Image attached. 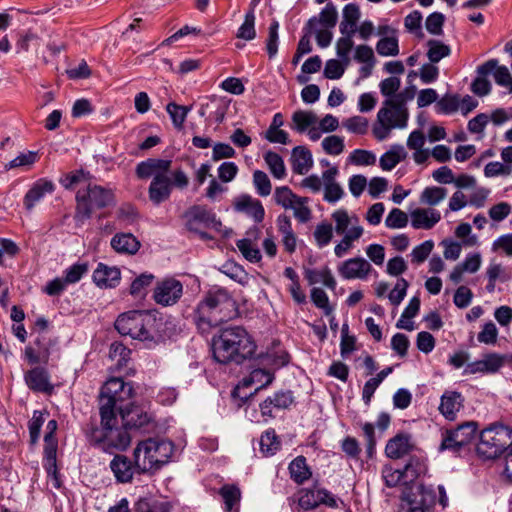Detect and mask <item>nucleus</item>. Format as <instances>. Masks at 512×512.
Here are the masks:
<instances>
[{"mask_svg": "<svg viewBox=\"0 0 512 512\" xmlns=\"http://www.w3.org/2000/svg\"><path fill=\"white\" fill-rule=\"evenodd\" d=\"M237 315L238 306L232 295L225 288H215L198 303L193 321L201 333H209L212 328Z\"/></svg>", "mask_w": 512, "mask_h": 512, "instance_id": "f257e3e1", "label": "nucleus"}, {"mask_svg": "<svg viewBox=\"0 0 512 512\" xmlns=\"http://www.w3.org/2000/svg\"><path fill=\"white\" fill-rule=\"evenodd\" d=\"M212 348L217 362L240 364L253 356L256 344L244 328L234 326L222 330L219 336L214 337Z\"/></svg>", "mask_w": 512, "mask_h": 512, "instance_id": "f03ea898", "label": "nucleus"}, {"mask_svg": "<svg viewBox=\"0 0 512 512\" xmlns=\"http://www.w3.org/2000/svg\"><path fill=\"white\" fill-rule=\"evenodd\" d=\"M161 325L162 319L152 311H128L115 321V328L121 335L149 343H157L161 339Z\"/></svg>", "mask_w": 512, "mask_h": 512, "instance_id": "7ed1b4c3", "label": "nucleus"}, {"mask_svg": "<svg viewBox=\"0 0 512 512\" xmlns=\"http://www.w3.org/2000/svg\"><path fill=\"white\" fill-rule=\"evenodd\" d=\"M100 416L101 426H92L86 431L88 441L108 453L126 450L131 443L129 430L123 424L118 426L115 412H106L105 408Z\"/></svg>", "mask_w": 512, "mask_h": 512, "instance_id": "20e7f679", "label": "nucleus"}, {"mask_svg": "<svg viewBox=\"0 0 512 512\" xmlns=\"http://www.w3.org/2000/svg\"><path fill=\"white\" fill-rule=\"evenodd\" d=\"M174 445L168 440L149 438L137 444L133 452L138 473L154 472L168 463Z\"/></svg>", "mask_w": 512, "mask_h": 512, "instance_id": "39448f33", "label": "nucleus"}, {"mask_svg": "<svg viewBox=\"0 0 512 512\" xmlns=\"http://www.w3.org/2000/svg\"><path fill=\"white\" fill-rule=\"evenodd\" d=\"M512 446V427L494 423L481 431L477 454L486 460L495 459Z\"/></svg>", "mask_w": 512, "mask_h": 512, "instance_id": "423d86ee", "label": "nucleus"}, {"mask_svg": "<svg viewBox=\"0 0 512 512\" xmlns=\"http://www.w3.org/2000/svg\"><path fill=\"white\" fill-rule=\"evenodd\" d=\"M75 220L83 223L92 215L93 207L101 209L114 203V193L111 189L88 183L86 189L76 194Z\"/></svg>", "mask_w": 512, "mask_h": 512, "instance_id": "0eeeda50", "label": "nucleus"}, {"mask_svg": "<svg viewBox=\"0 0 512 512\" xmlns=\"http://www.w3.org/2000/svg\"><path fill=\"white\" fill-rule=\"evenodd\" d=\"M133 387L130 383H125L121 378L109 379L101 389L99 397V410L103 412H115L119 405L132 397Z\"/></svg>", "mask_w": 512, "mask_h": 512, "instance_id": "6e6552de", "label": "nucleus"}, {"mask_svg": "<svg viewBox=\"0 0 512 512\" xmlns=\"http://www.w3.org/2000/svg\"><path fill=\"white\" fill-rule=\"evenodd\" d=\"M380 128H405L408 121V109L400 96L392 97L383 102L377 114Z\"/></svg>", "mask_w": 512, "mask_h": 512, "instance_id": "1a4fd4ad", "label": "nucleus"}, {"mask_svg": "<svg viewBox=\"0 0 512 512\" xmlns=\"http://www.w3.org/2000/svg\"><path fill=\"white\" fill-rule=\"evenodd\" d=\"M186 227L189 231L200 233L202 238H207V233L201 232L202 228H215L221 226V222L215 217V214L201 205L190 207L184 214Z\"/></svg>", "mask_w": 512, "mask_h": 512, "instance_id": "9d476101", "label": "nucleus"}, {"mask_svg": "<svg viewBox=\"0 0 512 512\" xmlns=\"http://www.w3.org/2000/svg\"><path fill=\"white\" fill-rule=\"evenodd\" d=\"M182 295L183 284L174 277H168L158 281L153 291L154 301L163 307L176 304Z\"/></svg>", "mask_w": 512, "mask_h": 512, "instance_id": "9b49d317", "label": "nucleus"}, {"mask_svg": "<svg viewBox=\"0 0 512 512\" xmlns=\"http://www.w3.org/2000/svg\"><path fill=\"white\" fill-rule=\"evenodd\" d=\"M118 410L122 424L130 431L149 424L151 417L143 407L134 404L119 405Z\"/></svg>", "mask_w": 512, "mask_h": 512, "instance_id": "f8f14e48", "label": "nucleus"}, {"mask_svg": "<svg viewBox=\"0 0 512 512\" xmlns=\"http://www.w3.org/2000/svg\"><path fill=\"white\" fill-rule=\"evenodd\" d=\"M294 128H338V119L332 115H326L320 122L318 127V118L311 111H296L292 117Z\"/></svg>", "mask_w": 512, "mask_h": 512, "instance_id": "ddd939ff", "label": "nucleus"}, {"mask_svg": "<svg viewBox=\"0 0 512 512\" xmlns=\"http://www.w3.org/2000/svg\"><path fill=\"white\" fill-rule=\"evenodd\" d=\"M477 73L482 75L492 74L497 85L509 88L512 93V76L509 69L499 65L497 59H490L477 67Z\"/></svg>", "mask_w": 512, "mask_h": 512, "instance_id": "4468645a", "label": "nucleus"}, {"mask_svg": "<svg viewBox=\"0 0 512 512\" xmlns=\"http://www.w3.org/2000/svg\"><path fill=\"white\" fill-rule=\"evenodd\" d=\"M228 104L221 98L212 96L202 103L199 114L205 117L208 125L220 124L227 112Z\"/></svg>", "mask_w": 512, "mask_h": 512, "instance_id": "2eb2a0df", "label": "nucleus"}, {"mask_svg": "<svg viewBox=\"0 0 512 512\" xmlns=\"http://www.w3.org/2000/svg\"><path fill=\"white\" fill-rule=\"evenodd\" d=\"M371 269L372 266L366 259L355 257L344 261L338 267V272L344 279H365Z\"/></svg>", "mask_w": 512, "mask_h": 512, "instance_id": "dca6fc26", "label": "nucleus"}, {"mask_svg": "<svg viewBox=\"0 0 512 512\" xmlns=\"http://www.w3.org/2000/svg\"><path fill=\"white\" fill-rule=\"evenodd\" d=\"M294 402L292 391H278L267 397L260 403V411L263 417H273V410L288 409Z\"/></svg>", "mask_w": 512, "mask_h": 512, "instance_id": "f3484780", "label": "nucleus"}, {"mask_svg": "<svg viewBox=\"0 0 512 512\" xmlns=\"http://www.w3.org/2000/svg\"><path fill=\"white\" fill-rule=\"evenodd\" d=\"M110 468L116 478V480L120 483H129L133 479L134 473H138V468L136 467V462L133 463L131 460L121 454H117L110 462Z\"/></svg>", "mask_w": 512, "mask_h": 512, "instance_id": "a211bd4d", "label": "nucleus"}, {"mask_svg": "<svg viewBox=\"0 0 512 512\" xmlns=\"http://www.w3.org/2000/svg\"><path fill=\"white\" fill-rule=\"evenodd\" d=\"M504 364V358L498 354L491 353L483 359L467 364L464 374L495 373Z\"/></svg>", "mask_w": 512, "mask_h": 512, "instance_id": "6ab92c4d", "label": "nucleus"}, {"mask_svg": "<svg viewBox=\"0 0 512 512\" xmlns=\"http://www.w3.org/2000/svg\"><path fill=\"white\" fill-rule=\"evenodd\" d=\"M172 180L168 175H157L152 179L149 186V199L155 204L166 201L171 194Z\"/></svg>", "mask_w": 512, "mask_h": 512, "instance_id": "aec40b11", "label": "nucleus"}, {"mask_svg": "<svg viewBox=\"0 0 512 512\" xmlns=\"http://www.w3.org/2000/svg\"><path fill=\"white\" fill-rule=\"evenodd\" d=\"M412 449L411 435L408 433H398L388 440L385 447V454L390 459H400L407 455Z\"/></svg>", "mask_w": 512, "mask_h": 512, "instance_id": "412c9836", "label": "nucleus"}, {"mask_svg": "<svg viewBox=\"0 0 512 512\" xmlns=\"http://www.w3.org/2000/svg\"><path fill=\"white\" fill-rule=\"evenodd\" d=\"M410 215L411 225L415 229L429 230L441 220L440 212L433 208H417Z\"/></svg>", "mask_w": 512, "mask_h": 512, "instance_id": "4be33fe9", "label": "nucleus"}, {"mask_svg": "<svg viewBox=\"0 0 512 512\" xmlns=\"http://www.w3.org/2000/svg\"><path fill=\"white\" fill-rule=\"evenodd\" d=\"M55 189L52 181L45 178L37 180L32 187L28 190L24 197V206L27 210L34 208L46 194H51Z\"/></svg>", "mask_w": 512, "mask_h": 512, "instance_id": "5701e85b", "label": "nucleus"}, {"mask_svg": "<svg viewBox=\"0 0 512 512\" xmlns=\"http://www.w3.org/2000/svg\"><path fill=\"white\" fill-rule=\"evenodd\" d=\"M171 166L170 160L150 158L140 162L136 167V174L139 178L146 179L151 176L168 175Z\"/></svg>", "mask_w": 512, "mask_h": 512, "instance_id": "b1692460", "label": "nucleus"}, {"mask_svg": "<svg viewBox=\"0 0 512 512\" xmlns=\"http://www.w3.org/2000/svg\"><path fill=\"white\" fill-rule=\"evenodd\" d=\"M463 401L461 393L446 391L441 396L439 411L447 420L452 421L456 418V413L463 407Z\"/></svg>", "mask_w": 512, "mask_h": 512, "instance_id": "393cba45", "label": "nucleus"}, {"mask_svg": "<svg viewBox=\"0 0 512 512\" xmlns=\"http://www.w3.org/2000/svg\"><path fill=\"white\" fill-rule=\"evenodd\" d=\"M120 270L100 263L93 272V281L101 288H113L120 281Z\"/></svg>", "mask_w": 512, "mask_h": 512, "instance_id": "a878e982", "label": "nucleus"}, {"mask_svg": "<svg viewBox=\"0 0 512 512\" xmlns=\"http://www.w3.org/2000/svg\"><path fill=\"white\" fill-rule=\"evenodd\" d=\"M25 381L28 387L36 392H50L53 389L47 371L41 367L26 372Z\"/></svg>", "mask_w": 512, "mask_h": 512, "instance_id": "bb28decb", "label": "nucleus"}, {"mask_svg": "<svg viewBox=\"0 0 512 512\" xmlns=\"http://www.w3.org/2000/svg\"><path fill=\"white\" fill-rule=\"evenodd\" d=\"M235 209L245 212L251 216L255 222H261L264 219L265 211L261 202L249 195L240 196L235 202Z\"/></svg>", "mask_w": 512, "mask_h": 512, "instance_id": "cd10ccee", "label": "nucleus"}, {"mask_svg": "<svg viewBox=\"0 0 512 512\" xmlns=\"http://www.w3.org/2000/svg\"><path fill=\"white\" fill-rule=\"evenodd\" d=\"M337 23V11L333 4H327L319 13V17H312L308 20L305 25V29H308L309 33L316 30L318 25H322L325 28H333Z\"/></svg>", "mask_w": 512, "mask_h": 512, "instance_id": "c85d7f7f", "label": "nucleus"}, {"mask_svg": "<svg viewBox=\"0 0 512 512\" xmlns=\"http://www.w3.org/2000/svg\"><path fill=\"white\" fill-rule=\"evenodd\" d=\"M112 248L122 254H135L141 244L140 241L131 233H117L111 239Z\"/></svg>", "mask_w": 512, "mask_h": 512, "instance_id": "c756f323", "label": "nucleus"}, {"mask_svg": "<svg viewBox=\"0 0 512 512\" xmlns=\"http://www.w3.org/2000/svg\"><path fill=\"white\" fill-rule=\"evenodd\" d=\"M44 442V467L49 476L57 479V439L51 434H45Z\"/></svg>", "mask_w": 512, "mask_h": 512, "instance_id": "7c9ffc66", "label": "nucleus"}, {"mask_svg": "<svg viewBox=\"0 0 512 512\" xmlns=\"http://www.w3.org/2000/svg\"><path fill=\"white\" fill-rule=\"evenodd\" d=\"M273 380L274 375L269 371L264 369H254L250 373L249 377L244 378L241 381V384L234 389L233 396H237L242 388L249 387L254 383L259 384V386L255 389V391H258L259 389L265 388L268 385H270L273 382Z\"/></svg>", "mask_w": 512, "mask_h": 512, "instance_id": "2f4dec72", "label": "nucleus"}, {"mask_svg": "<svg viewBox=\"0 0 512 512\" xmlns=\"http://www.w3.org/2000/svg\"><path fill=\"white\" fill-rule=\"evenodd\" d=\"M226 512H239L241 490L235 484H225L219 489Z\"/></svg>", "mask_w": 512, "mask_h": 512, "instance_id": "473e14b6", "label": "nucleus"}, {"mask_svg": "<svg viewBox=\"0 0 512 512\" xmlns=\"http://www.w3.org/2000/svg\"><path fill=\"white\" fill-rule=\"evenodd\" d=\"M291 159L293 171L300 175L306 174L313 164L310 151L300 146L293 149Z\"/></svg>", "mask_w": 512, "mask_h": 512, "instance_id": "72a5a7b5", "label": "nucleus"}, {"mask_svg": "<svg viewBox=\"0 0 512 512\" xmlns=\"http://www.w3.org/2000/svg\"><path fill=\"white\" fill-rule=\"evenodd\" d=\"M407 156V153L402 145H394L384 153L379 160L380 167L383 170L390 171L392 170L399 162L404 160Z\"/></svg>", "mask_w": 512, "mask_h": 512, "instance_id": "f704fd0d", "label": "nucleus"}, {"mask_svg": "<svg viewBox=\"0 0 512 512\" xmlns=\"http://www.w3.org/2000/svg\"><path fill=\"white\" fill-rule=\"evenodd\" d=\"M363 227L361 225H353L349 231L343 236L340 243L334 248V253L337 257H343L352 247L354 241L358 240L363 234Z\"/></svg>", "mask_w": 512, "mask_h": 512, "instance_id": "c9c22d12", "label": "nucleus"}, {"mask_svg": "<svg viewBox=\"0 0 512 512\" xmlns=\"http://www.w3.org/2000/svg\"><path fill=\"white\" fill-rule=\"evenodd\" d=\"M289 473H290L291 479L294 482H296L297 484L304 483L312 475L309 467L307 466L306 458L304 456L296 457L289 464Z\"/></svg>", "mask_w": 512, "mask_h": 512, "instance_id": "e433bc0d", "label": "nucleus"}, {"mask_svg": "<svg viewBox=\"0 0 512 512\" xmlns=\"http://www.w3.org/2000/svg\"><path fill=\"white\" fill-rule=\"evenodd\" d=\"M305 278L310 285L322 282L329 289L333 290L336 287V280L328 267H325L320 271L315 269H306Z\"/></svg>", "mask_w": 512, "mask_h": 512, "instance_id": "4c0bfd02", "label": "nucleus"}, {"mask_svg": "<svg viewBox=\"0 0 512 512\" xmlns=\"http://www.w3.org/2000/svg\"><path fill=\"white\" fill-rule=\"evenodd\" d=\"M332 219L335 222V231L339 235H345L349 231V227L353 225H360L357 216H349L345 209H338L332 214Z\"/></svg>", "mask_w": 512, "mask_h": 512, "instance_id": "58836bf2", "label": "nucleus"}, {"mask_svg": "<svg viewBox=\"0 0 512 512\" xmlns=\"http://www.w3.org/2000/svg\"><path fill=\"white\" fill-rule=\"evenodd\" d=\"M427 57L431 63H438L451 54L449 45L440 40L430 39L427 41Z\"/></svg>", "mask_w": 512, "mask_h": 512, "instance_id": "ea45409f", "label": "nucleus"}, {"mask_svg": "<svg viewBox=\"0 0 512 512\" xmlns=\"http://www.w3.org/2000/svg\"><path fill=\"white\" fill-rule=\"evenodd\" d=\"M220 271L242 286H246L249 283L250 276L242 266L236 264L235 262L227 261L222 265Z\"/></svg>", "mask_w": 512, "mask_h": 512, "instance_id": "a19ab883", "label": "nucleus"}, {"mask_svg": "<svg viewBox=\"0 0 512 512\" xmlns=\"http://www.w3.org/2000/svg\"><path fill=\"white\" fill-rule=\"evenodd\" d=\"M420 309V300L418 297H413L407 307L404 309L401 318L397 321L396 327L398 329H405L412 331L414 329L413 323L408 321L404 322V319H411L417 315Z\"/></svg>", "mask_w": 512, "mask_h": 512, "instance_id": "79ce46f5", "label": "nucleus"}, {"mask_svg": "<svg viewBox=\"0 0 512 512\" xmlns=\"http://www.w3.org/2000/svg\"><path fill=\"white\" fill-rule=\"evenodd\" d=\"M255 20V13L253 11H247L243 23L237 30L236 37L246 41H251L255 39Z\"/></svg>", "mask_w": 512, "mask_h": 512, "instance_id": "37998d69", "label": "nucleus"}, {"mask_svg": "<svg viewBox=\"0 0 512 512\" xmlns=\"http://www.w3.org/2000/svg\"><path fill=\"white\" fill-rule=\"evenodd\" d=\"M192 110V105L184 106L170 102L166 105V111L169 114L175 128H181L188 113Z\"/></svg>", "mask_w": 512, "mask_h": 512, "instance_id": "c03bdc74", "label": "nucleus"}, {"mask_svg": "<svg viewBox=\"0 0 512 512\" xmlns=\"http://www.w3.org/2000/svg\"><path fill=\"white\" fill-rule=\"evenodd\" d=\"M460 100L457 95L445 94L438 99L434 105V109L438 114L449 115L458 110Z\"/></svg>", "mask_w": 512, "mask_h": 512, "instance_id": "a18cd8bd", "label": "nucleus"}, {"mask_svg": "<svg viewBox=\"0 0 512 512\" xmlns=\"http://www.w3.org/2000/svg\"><path fill=\"white\" fill-rule=\"evenodd\" d=\"M299 494L298 504L301 508L310 510L320 505V488L302 489Z\"/></svg>", "mask_w": 512, "mask_h": 512, "instance_id": "49530a36", "label": "nucleus"}, {"mask_svg": "<svg viewBox=\"0 0 512 512\" xmlns=\"http://www.w3.org/2000/svg\"><path fill=\"white\" fill-rule=\"evenodd\" d=\"M447 191L442 187H427L420 195V202L429 206H435L445 199Z\"/></svg>", "mask_w": 512, "mask_h": 512, "instance_id": "de8ad7c7", "label": "nucleus"}, {"mask_svg": "<svg viewBox=\"0 0 512 512\" xmlns=\"http://www.w3.org/2000/svg\"><path fill=\"white\" fill-rule=\"evenodd\" d=\"M155 276L151 273H143L131 283L130 294L142 298L146 295L147 288L152 284Z\"/></svg>", "mask_w": 512, "mask_h": 512, "instance_id": "09e8293b", "label": "nucleus"}, {"mask_svg": "<svg viewBox=\"0 0 512 512\" xmlns=\"http://www.w3.org/2000/svg\"><path fill=\"white\" fill-rule=\"evenodd\" d=\"M25 359L30 364L47 363L50 356V349L47 345L35 348L31 345L26 346L24 350Z\"/></svg>", "mask_w": 512, "mask_h": 512, "instance_id": "8fccbe9b", "label": "nucleus"}, {"mask_svg": "<svg viewBox=\"0 0 512 512\" xmlns=\"http://www.w3.org/2000/svg\"><path fill=\"white\" fill-rule=\"evenodd\" d=\"M264 159L275 178L282 179L286 175L284 161L277 153L268 151Z\"/></svg>", "mask_w": 512, "mask_h": 512, "instance_id": "3c124183", "label": "nucleus"}, {"mask_svg": "<svg viewBox=\"0 0 512 512\" xmlns=\"http://www.w3.org/2000/svg\"><path fill=\"white\" fill-rule=\"evenodd\" d=\"M376 51L381 56H397L399 54L398 39L395 35L382 37L376 44Z\"/></svg>", "mask_w": 512, "mask_h": 512, "instance_id": "603ef678", "label": "nucleus"}, {"mask_svg": "<svg viewBox=\"0 0 512 512\" xmlns=\"http://www.w3.org/2000/svg\"><path fill=\"white\" fill-rule=\"evenodd\" d=\"M477 430V423L474 421L466 422L459 425L455 430V437L458 439V444L463 447L469 444L475 436Z\"/></svg>", "mask_w": 512, "mask_h": 512, "instance_id": "864d4df0", "label": "nucleus"}, {"mask_svg": "<svg viewBox=\"0 0 512 512\" xmlns=\"http://www.w3.org/2000/svg\"><path fill=\"white\" fill-rule=\"evenodd\" d=\"M131 351L120 342H113L109 349V358L116 361L118 368L125 366L130 358Z\"/></svg>", "mask_w": 512, "mask_h": 512, "instance_id": "5fc2aeb1", "label": "nucleus"}, {"mask_svg": "<svg viewBox=\"0 0 512 512\" xmlns=\"http://www.w3.org/2000/svg\"><path fill=\"white\" fill-rule=\"evenodd\" d=\"M423 472L424 466L421 461L416 457L410 458L402 470L404 476V484L413 482Z\"/></svg>", "mask_w": 512, "mask_h": 512, "instance_id": "6e6d98bb", "label": "nucleus"}, {"mask_svg": "<svg viewBox=\"0 0 512 512\" xmlns=\"http://www.w3.org/2000/svg\"><path fill=\"white\" fill-rule=\"evenodd\" d=\"M279 22L273 20L269 26L268 37L266 39V50L270 59L274 58L278 52L279 44Z\"/></svg>", "mask_w": 512, "mask_h": 512, "instance_id": "4d7b16f0", "label": "nucleus"}, {"mask_svg": "<svg viewBox=\"0 0 512 512\" xmlns=\"http://www.w3.org/2000/svg\"><path fill=\"white\" fill-rule=\"evenodd\" d=\"M280 447L274 430L266 431L260 438V449L264 455H273Z\"/></svg>", "mask_w": 512, "mask_h": 512, "instance_id": "13d9d810", "label": "nucleus"}, {"mask_svg": "<svg viewBox=\"0 0 512 512\" xmlns=\"http://www.w3.org/2000/svg\"><path fill=\"white\" fill-rule=\"evenodd\" d=\"M298 198L299 196L295 195L291 189L286 186L277 187L274 192L275 202L284 209L293 207V204Z\"/></svg>", "mask_w": 512, "mask_h": 512, "instance_id": "bf43d9fd", "label": "nucleus"}, {"mask_svg": "<svg viewBox=\"0 0 512 512\" xmlns=\"http://www.w3.org/2000/svg\"><path fill=\"white\" fill-rule=\"evenodd\" d=\"M313 235L317 245L322 248L330 243L333 237V227L330 223L322 222L316 226Z\"/></svg>", "mask_w": 512, "mask_h": 512, "instance_id": "052dcab7", "label": "nucleus"}, {"mask_svg": "<svg viewBox=\"0 0 512 512\" xmlns=\"http://www.w3.org/2000/svg\"><path fill=\"white\" fill-rule=\"evenodd\" d=\"M91 176L89 172H85L84 170H76L69 174H66L63 178L60 179V183L66 189H72L76 184L79 183H90Z\"/></svg>", "mask_w": 512, "mask_h": 512, "instance_id": "680f3d73", "label": "nucleus"}, {"mask_svg": "<svg viewBox=\"0 0 512 512\" xmlns=\"http://www.w3.org/2000/svg\"><path fill=\"white\" fill-rule=\"evenodd\" d=\"M408 224V216L398 208H393L385 219V225L391 229H400Z\"/></svg>", "mask_w": 512, "mask_h": 512, "instance_id": "e2e57ef3", "label": "nucleus"}, {"mask_svg": "<svg viewBox=\"0 0 512 512\" xmlns=\"http://www.w3.org/2000/svg\"><path fill=\"white\" fill-rule=\"evenodd\" d=\"M237 248L242 253V255L250 262H258L261 259V253L258 248H256L251 240L249 239H241L238 240Z\"/></svg>", "mask_w": 512, "mask_h": 512, "instance_id": "0e129e2a", "label": "nucleus"}, {"mask_svg": "<svg viewBox=\"0 0 512 512\" xmlns=\"http://www.w3.org/2000/svg\"><path fill=\"white\" fill-rule=\"evenodd\" d=\"M348 65H345L340 59H329L324 68V76L327 79L337 80L340 79Z\"/></svg>", "mask_w": 512, "mask_h": 512, "instance_id": "69168bd1", "label": "nucleus"}, {"mask_svg": "<svg viewBox=\"0 0 512 512\" xmlns=\"http://www.w3.org/2000/svg\"><path fill=\"white\" fill-rule=\"evenodd\" d=\"M253 183L260 196H268L271 193L272 185L267 174L261 170L253 173Z\"/></svg>", "mask_w": 512, "mask_h": 512, "instance_id": "338daca9", "label": "nucleus"}, {"mask_svg": "<svg viewBox=\"0 0 512 512\" xmlns=\"http://www.w3.org/2000/svg\"><path fill=\"white\" fill-rule=\"evenodd\" d=\"M444 21L445 17L442 13L433 12L426 19V30L432 35H442Z\"/></svg>", "mask_w": 512, "mask_h": 512, "instance_id": "774afa93", "label": "nucleus"}]
</instances>
